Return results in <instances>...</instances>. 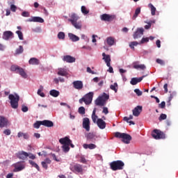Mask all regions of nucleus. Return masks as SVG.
I'll list each match as a JSON object with an SVG mask.
<instances>
[{
  "label": "nucleus",
  "instance_id": "f257e3e1",
  "mask_svg": "<svg viewBox=\"0 0 178 178\" xmlns=\"http://www.w3.org/2000/svg\"><path fill=\"white\" fill-rule=\"evenodd\" d=\"M8 99L10 101V106L13 108L16 109L19 106V102L20 100V97L19 95H9Z\"/></svg>",
  "mask_w": 178,
  "mask_h": 178
},
{
  "label": "nucleus",
  "instance_id": "f03ea898",
  "mask_svg": "<svg viewBox=\"0 0 178 178\" xmlns=\"http://www.w3.org/2000/svg\"><path fill=\"white\" fill-rule=\"evenodd\" d=\"M10 70L12 72H16L17 74H19L24 79H26L28 77V75L24 69L18 65H12Z\"/></svg>",
  "mask_w": 178,
  "mask_h": 178
},
{
  "label": "nucleus",
  "instance_id": "7ed1b4c3",
  "mask_svg": "<svg viewBox=\"0 0 178 178\" xmlns=\"http://www.w3.org/2000/svg\"><path fill=\"white\" fill-rule=\"evenodd\" d=\"M115 137L118 138H122V141L125 144H129L132 139L130 135L124 133L121 134L119 132L115 134Z\"/></svg>",
  "mask_w": 178,
  "mask_h": 178
},
{
  "label": "nucleus",
  "instance_id": "20e7f679",
  "mask_svg": "<svg viewBox=\"0 0 178 178\" xmlns=\"http://www.w3.org/2000/svg\"><path fill=\"white\" fill-rule=\"evenodd\" d=\"M124 163L121 161H115L110 163V168L112 170H121L123 169Z\"/></svg>",
  "mask_w": 178,
  "mask_h": 178
},
{
  "label": "nucleus",
  "instance_id": "39448f33",
  "mask_svg": "<svg viewBox=\"0 0 178 178\" xmlns=\"http://www.w3.org/2000/svg\"><path fill=\"white\" fill-rule=\"evenodd\" d=\"M70 170L75 174L79 173L81 175H83V172L84 171V170L83 169V165L80 164H75L72 165Z\"/></svg>",
  "mask_w": 178,
  "mask_h": 178
},
{
  "label": "nucleus",
  "instance_id": "423d86ee",
  "mask_svg": "<svg viewBox=\"0 0 178 178\" xmlns=\"http://www.w3.org/2000/svg\"><path fill=\"white\" fill-rule=\"evenodd\" d=\"M152 136L156 140L163 139L165 138L164 134L157 129H155L152 131Z\"/></svg>",
  "mask_w": 178,
  "mask_h": 178
},
{
  "label": "nucleus",
  "instance_id": "0eeeda50",
  "mask_svg": "<svg viewBox=\"0 0 178 178\" xmlns=\"http://www.w3.org/2000/svg\"><path fill=\"white\" fill-rule=\"evenodd\" d=\"M100 18L102 21L110 22L115 19V15L104 13L100 16Z\"/></svg>",
  "mask_w": 178,
  "mask_h": 178
},
{
  "label": "nucleus",
  "instance_id": "6e6552de",
  "mask_svg": "<svg viewBox=\"0 0 178 178\" xmlns=\"http://www.w3.org/2000/svg\"><path fill=\"white\" fill-rule=\"evenodd\" d=\"M94 97V93L92 92H89L86 96H84L85 104L86 105H90L92 102V97Z\"/></svg>",
  "mask_w": 178,
  "mask_h": 178
},
{
  "label": "nucleus",
  "instance_id": "1a4fd4ad",
  "mask_svg": "<svg viewBox=\"0 0 178 178\" xmlns=\"http://www.w3.org/2000/svg\"><path fill=\"white\" fill-rule=\"evenodd\" d=\"M14 33L11 31H6L3 33V39L5 40H8L10 38H13Z\"/></svg>",
  "mask_w": 178,
  "mask_h": 178
},
{
  "label": "nucleus",
  "instance_id": "9d476101",
  "mask_svg": "<svg viewBox=\"0 0 178 178\" xmlns=\"http://www.w3.org/2000/svg\"><path fill=\"white\" fill-rule=\"evenodd\" d=\"M63 60L68 63H73L76 62V58L70 55H65L63 56Z\"/></svg>",
  "mask_w": 178,
  "mask_h": 178
},
{
  "label": "nucleus",
  "instance_id": "9b49d317",
  "mask_svg": "<svg viewBox=\"0 0 178 178\" xmlns=\"http://www.w3.org/2000/svg\"><path fill=\"white\" fill-rule=\"evenodd\" d=\"M16 156L19 159H21V160H26L28 159L29 157V153L27 152H25L24 151H21V152H19L17 154H16Z\"/></svg>",
  "mask_w": 178,
  "mask_h": 178
},
{
  "label": "nucleus",
  "instance_id": "f8f14e48",
  "mask_svg": "<svg viewBox=\"0 0 178 178\" xmlns=\"http://www.w3.org/2000/svg\"><path fill=\"white\" fill-rule=\"evenodd\" d=\"M143 28H138L137 30L135 31L134 34L133 35L134 38L138 39L141 38V36L143 35Z\"/></svg>",
  "mask_w": 178,
  "mask_h": 178
},
{
  "label": "nucleus",
  "instance_id": "ddd939ff",
  "mask_svg": "<svg viewBox=\"0 0 178 178\" xmlns=\"http://www.w3.org/2000/svg\"><path fill=\"white\" fill-rule=\"evenodd\" d=\"M29 22H38V23H44V19L41 17H32L31 18H29L27 19Z\"/></svg>",
  "mask_w": 178,
  "mask_h": 178
},
{
  "label": "nucleus",
  "instance_id": "4468645a",
  "mask_svg": "<svg viewBox=\"0 0 178 178\" xmlns=\"http://www.w3.org/2000/svg\"><path fill=\"white\" fill-rule=\"evenodd\" d=\"M72 85L74 88L78 90L83 89V87L82 81H74V82H72Z\"/></svg>",
  "mask_w": 178,
  "mask_h": 178
},
{
  "label": "nucleus",
  "instance_id": "2eb2a0df",
  "mask_svg": "<svg viewBox=\"0 0 178 178\" xmlns=\"http://www.w3.org/2000/svg\"><path fill=\"white\" fill-rule=\"evenodd\" d=\"M9 122L6 117H2L0 115V128H3L8 127Z\"/></svg>",
  "mask_w": 178,
  "mask_h": 178
},
{
  "label": "nucleus",
  "instance_id": "dca6fc26",
  "mask_svg": "<svg viewBox=\"0 0 178 178\" xmlns=\"http://www.w3.org/2000/svg\"><path fill=\"white\" fill-rule=\"evenodd\" d=\"M102 56H103V59L105 61L106 66L107 67H110V64H111V56L109 54H106L105 52L102 53Z\"/></svg>",
  "mask_w": 178,
  "mask_h": 178
},
{
  "label": "nucleus",
  "instance_id": "f3484780",
  "mask_svg": "<svg viewBox=\"0 0 178 178\" xmlns=\"http://www.w3.org/2000/svg\"><path fill=\"white\" fill-rule=\"evenodd\" d=\"M142 111H143L142 106H137L133 110V115L135 116V117L139 116V115L142 112Z\"/></svg>",
  "mask_w": 178,
  "mask_h": 178
},
{
  "label": "nucleus",
  "instance_id": "a211bd4d",
  "mask_svg": "<svg viewBox=\"0 0 178 178\" xmlns=\"http://www.w3.org/2000/svg\"><path fill=\"white\" fill-rule=\"evenodd\" d=\"M83 127L87 131H90V119L86 118L83 120Z\"/></svg>",
  "mask_w": 178,
  "mask_h": 178
},
{
  "label": "nucleus",
  "instance_id": "6ab92c4d",
  "mask_svg": "<svg viewBox=\"0 0 178 178\" xmlns=\"http://www.w3.org/2000/svg\"><path fill=\"white\" fill-rule=\"evenodd\" d=\"M29 63L31 65H39L40 62L38 58L33 57L29 59Z\"/></svg>",
  "mask_w": 178,
  "mask_h": 178
},
{
  "label": "nucleus",
  "instance_id": "aec40b11",
  "mask_svg": "<svg viewBox=\"0 0 178 178\" xmlns=\"http://www.w3.org/2000/svg\"><path fill=\"white\" fill-rule=\"evenodd\" d=\"M70 18L68 19V22L73 23L74 22H77L80 17L76 13H72L71 15L70 16Z\"/></svg>",
  "mask_w": 178,
  "mask_h": 178
},
{
  "label": "nucleus",
  "instance_id": "412c9836",
  "mask_svg": "<svg viewBox=\"0 0 178 178\" xmlns=\"http://www.w3.org/2000/svg\"><path fill=\"white\" fill-rule=\"evenodd\" d=\"M59 143L63 145H69L72 143V140L67 137H65L64 138L60 139Z\"/></svg>",
  "mask_w": 178,
  "mask_h": 178
},
{
  "label": "nucleus",
  "instance_id": "4be33fe9",
  "mask_svg": "<svg viewBox=\"0 0 178 178\" xmlns=\"http://www.w3.org/2000/svg\"><path fill=\"white\" fill-rule=\"evenodd\" d=\"M25 168V165L22 164L21 163H17L15 165L14 172H19L23 170Z\"/></svg>",
  "mask_w": 178,
  "mask_h": 178
},
{
  "label": "nucleus",
  "instance_id": "5701e85b",
  "mask_svg": "<svg viewBox=\"0 0 178 178\" xmlns=\"http://www.w3.org/2000/svg\"><path fill=\"white\" fill-rule=\"evenodd\" d=\"M85 137L86 138L87 141H95V134L94 133H88L85 134Z\"/></svg>",
  "mask_w": 178,
  "mask_h": 178
},
{
  "label": "nucleus",
  "instance_id": "b1692460",
  "mask_svg": "<svg viewBox=\"0 0 178 178\" xmlns=\"http://www.w3.org/2000/svg\"><path fill=\"white\" fill-rule=\"evenodd\" d=\"M97 124L100 129H104L106 127V122L102 119H98Z\"/></svg>",
  "mask_w": 178,
  "mask_h": 178
},
{
  "label": "nucleus",
  "instance_id": "393cba45",
  "mask_svg": "<svg viewBox=\"0 0 178 178\" xmlns=\"http://www.w3.org/2000/svg\"><path fill=\"white\" fill-rule=\"evenodd\" d=\"M68 37H69L70 40H72V42H77V41L80 40V38H79V36L76 35L75 34H74L72 33H68Z\"/></svg>",
  "mask_w": 178,
  "mask_h": 178
},
{
  "label": "nucleus",
  "instance_id": "a878e982",
  "mask_svg": "<svg viewBox=\"0 0 178 178\" xmlns=\"http://www.w3.org/2000/svg\"><path fill=\"white\" fill-rule=\"evenodd\" d=\"M144 76H140V78H132L130 83L132 86H136L138 83H140L143 79Z\"/></svg>",
  "mask_w": 178,
  "mask_h": 178
},
{
  "label": "nucleus",
  "instance_id": "bb28decb",
  "mask_svg": "<svg viewBox=\"0 0 178 178\" xmlns=\"http://www.w3.org/2000/svg\"><path fill=\"white\" fill-rule=\"evenodd\" d=\"M42 125L46 127H53L54 124L52 121L50 120H43L42 121Z\"/></svg>",
  "mask_w": 178,
  "mask_h": 178
},
{
  "label": "nucleus",
  "instance_id": "cd10ccee",
  "mask_svg": "<svg viewBox=\"0 0 178 178\" xmlns=\"http://www.w3.org/2000/svg\"><path fill=\"white\" fill-rule=\"evenodd\" d=\"M95 104L99 106H105V101L101 96H99V98L95 100Z\"/></svg>",
  "mask_w": 178,
  "mask_h": 178
},
{
  "label": "nucleus",
  "instance_id": "c85d7f7f",
  "mask_svg": "<svg viewBox=\"0 0 178 178\" xmlns=\"http://www.w3.org/2000/svg\"><path fill=\"white\" fill-rule=\"evenodd\" d=\"M71 24L76 29H79V30L81 29V27L83 26L81 24V21H79V22L75 21Z\"/></svg>",
  "mask_w": 178,
  "mask_h": 178
},
{
  "label": "nucleus",
  "instance_id": "c756f323",
  "mask_svg": "<svg viewBox=\"0 0 178 178\" xmlns=\"http://www.w3.org/2000/svg\"><path fill=\"white\" fill-rule=\"evenodd\" d=\"M17 137H18L19 138L23 137L24 139H25V140H28V139H29V138H30L29 134H26V133H23V132H19V133L17 134Z\"/></svg>",
  "mask_w": 178,
  "mask_h": 178
},
{
  "label": "nucleus",
  "instance_id": "7c9ffc66",
  "mask_svg": "<svg viewBox=\"0 0 178 178\" xmlns=\"http://www.w3.org/2000/svg\"><path fill=\"white\" fill-rule=\"evenodd\" d=\"M58 76H66L67 75V71L64 68H60L58 72Z\"/></svg>",
  "mask_w": 178,
  "mask_h": 178
},
{
  "label": "nucleus",
  "instance_id": "2f4dec72",
  "mask_svg": "<svg viewBox=\"0 0 178 178\" xmlns=\"http://www.w3.org/2000/svg\"><path fill=\"white\" fill-rule=\"evenodd\" d=\"M83 147L86 149H94L97 148V145H95V144H83Z\"/></svg>",
  "mask_w": 178,
  "mask_h": 178
},
{
  "label": "nucleus",
  "instance_id": "473e14b6",
  "mask_svg": "<svg viewBox=\"0 0 178 178\" xmlns=\"http://www.w3.org/2000/svg\"><path fill=\"white\" fill-rule=\"evenodd\" d=\"M59 90H56V89H52L50 92H49V95L51 97H58L59 96Z\"/></svg>",
  "mask_w": 178,
  "mask_h": 178
},
{
  "label": "nucleus",
  "instance_id": "72a5a7b5",
  "mask_svg": "<svg viewBox=\"0 0 178 178\" xmlns=\"http://www.w3.org/2000/svg\"><path fill=\"white\" fill-rule=\"evenodd\" d=\"M106 42H107L108 45L113 46L115 43L114 38L108 37L107 39H106Z\"/></svg>",
  "mask_w": 178,
  "mask_h": 178
},
{
  "label": "nucleus",
  "instance_id": "f704fd0d",
  "mask_svg": "<svg viewBox=\"0 0 178 178\" xmlns=\"http://www.w3.org/2000/svg\"><path fill=\"white\" fill-rule=\"evenodd\" d=\"M148 7L151 9L152 15L154 16L156 11V8L153 6L152 3H149Z\"/></svg>",
  "mask_w": 178,
  "mask_h": 178
},
{
  "label": "nucleus",
  "instance_id": "c9c22d12",
  "mask_svg": "<svg viewBox=\"0 0 178 178\" xmlns=\"http://www.w3.org/2000/svg\"><path fill=\"white\" fill-rule=\"evenodd\" d=\"M140 8H137L135 10V13L132 17V19L136 20V17H138V15H140Z\"/></svg>",
  "mask_w": 178,
  "mask_h": 178
},
{
  "label": "nucleus",
  "instance_id": "e433bc0d",
  "mask_svg": "<svg viewBox=\"0 0 178 178\" xmlns=\"http://www.w3.org/2000/svg\"><path fill=\"white\" fill-rule=\"evenodd\" d=\"M29 163L35 168H36L38 171H40V168L39 167V165L35 163L34 161L30 160L29 161Z\"/></svg>",
  "mask_w": 178,
  "mask_h": 178
},
{
  "label": "nucleus",
  "instance_id": "4c0bfd02",
  "mask_svg": "<svg viewBox=\"0 0 178 178\" xmlns=\"http://www.w3.org/2000/svg\"><path fill=\"white\" fill-rule=\"evenodd\" d=\"M134 69H140V70H145V65L144 64H140V65H138V64H134Z\"/></svg>",
  "mask_w": 178,
  "mask_h": 178
},
{
  "label": "nucleus",
  "instance_id": "58836bf2",
  "mask_svg": "<svg viewBox=\"0 0 178 178\" xmlns=\"http://www.w3.org/2000/svg\"><path fill=\"white\" fill-rule=\"evenodd\" d=\"M24 52V47L22 45L19 46V48H17L15 51L16 54H22Z\"/></svg>",
  "mask_w": 178,
  "mask_h": 178
},
{
  "label": "nucleus",
  "instance_id": "ea45409f",
  "mask_svg": "<svg viewBox=\"0 0 178 178\" xmlns=\"http://www.w3.org/2000/svg\"><path fill=\"white\" fill-rule=\"evenodd\" d=\"M41 125H42V121H37L33 124V128L38 129L40 128Z\"/></svg>",
  "mask_w": 178,
  "mask_h": 178
},
{
  "label": "nucleus",
  "instance_id": "a19ab883",
  "mask_svg": "<svg viewBox=\"0 0 178 178\" xmlns=\"http://www.w3.org/2000/svg\"><path fill=\"white\" fill-rule=\"evenodd\" d=\"M81 10L83 15H88L90 13V11L87 10V8H86V6H82Z\"/></svg>",
  "mask_w": 178,
  "mask_h": 178
},
{
  "label": "nucleus",
  "instance_id": "79ce46f5",
  "mask_svg": "<svg viewBox=\"0 0 178 178\" xmlns=\"http://www.w3.org/2000/svg\"><path fill=\"white\" fill-rule=\"evenodd\" d=\"M16 34H17L20 40H24V35L21 31H16Z\"/></svg>",
  "mask_w": 178,
  "mask_h": 178
},
{
  "label": "nucleus",
  "instance_id": "37998d69",
  "mask_svg": "<svg viewBox=\"0 0 178 178\" xmlns=\"http://www.w3.org/2000/svg\"><path fill=\"white\" fill-rule=\"evenodd\" d=\"M110 88L113 90L115 92L118 91V83L116 82L113 85H111Z\"/></svg>",
  "mask_w": 178,
  "mask_h": 178
},
{
  "label": "nucleus",
  "instance_id": "c03bdc74",
  "mask_svg": "<svg viewBox=\"0 0 178 178\" xmlns=\"http://www.w3.org/2000/svg\"><path fill=\"white\" fill-rule=\"evenodd\" d=\"M145 23L146 24H146L145 26V29H146V30H148V29H149L150 28H151V26H152V23H154V22H153V21H149V22H145Z\"/></svg>",
  "mask_w": 178,
  "mask_h": 178
},
{
  "label": "nucleus",
  "instance_id": "a18cd8bd",
  "mask_svg": "<svg viewBox=\"0 0 178 178\" xmlns=\"http://www.w3.org/2000/svg\"><path fill=\"white\" fill-rule=\"evenodd\" d=\"M63 151L64 152H69V151L70 150V147H69V145H63Z\"/></svg>",
  "mask_w": 178,
  "mask_h": 178
},
{
  "label": "nucleus",
  "instance_id": "49530a36",
  "mask_svg": "<svg viewBox=\"0 0 178 178\" xmlns=\"http://www.w3.org/2000/svg\"><path fill=\"white\" fill-rule=\"evenodd\" d=\"M58 38L59 40H65V33L63 31H60L58 33Z\"/></svg>",
  "mask_w": 178,
  "mask_h": 178
},
{
  "label": "nucleus",
  "instance_id": "de8ad7c7",
  "mask_svg": "<svg viewBox=\"0 0 178 178\" xmlns=\"http://www.w3.org/2000/svg\"><path fill=\"white\" fill-rule=\"evenodd\" d=\"M100 97L104 99L105 104H106V101L109 99V96L108 95H106V93H103V95L100 96Z\"/></svg>",
  "mask_w": 178,
  "mask_h": 178
},
{
  "label": "nucleus",
  "instance_id": "09e8293b",
  "mask_svg": "<svg viewBox=\"0 0 178 178\" xmlns=\"http://www.w3.org/2000/svg\"><path fill=\"white\" fill-rule=\"evenodd\" d=\"M138 44V42L136 41H133L131 42L129 44V47H131V49H134V47L137 46Z\"/></svg>",
  "mask_w": 178,
  "mask_h": 178
},
{
  "label": "nucleus",
  "instance_id": "8fccbe9b",
  "mask_svg": "<svg viewBox=\"0 0 178 178\" xmlns=\"http://www.w3.org/2000/svg\"><path fill=\"white\" fill-rule=\"evenodd\" d=\"M79 113L81 115L86 114V108L83 106L79 107Z\"/></svg>",
  "mask_w": 178,
  "mask_h": 178
},
{
  "label": "nucleus",
  "instance_id": "3c124183",
  "mask_svg": "<svg viewBox=\"0 0 178 178\" xmlns=\"http://www.w3.org/2000/svg\"><path fill=\"white\" fill-rule=\"evenodd\" d=\"M134 92L137 95V96L140 97L143 95V92L140 90V89H134Z\"/></svg>",
  "mask_w": 178,
  "mask_h": 178
},
{
  "label": "nucleus",
  "instance_id": "603ef678",
  "mask_svg": "<svg viewBox=\"0 0 178 178\" xmlns=\"http://www.w3.org/2000/svg\"><path fill=\"white\" fill-rule=\"evenodd\" d=\"M17 9V7L15 4L10 5V10L13 13H15Z\"/></svg>",
  "mask_w": 178,
  "mask_h": 178
},
{
  "label": "nucleus",
  "instance_id": "864d4df0",
  "mask_svg": "<svg viewBox=\"0 0 178 178\" xmlns=\"http://www.w3.org/2000/svg\"><path fill=\"white\" fill-rule=\"evenodd\" d=\"M166 118H167L166 114H161L159 120V121H162V120H166Z\"/></svg>",
  "mask_w": 178,
  "mask_h": 178
},
{
  "label": "nucleus",
  "instance_id": "5fc2aeb1",
  "mask_svg": "<svg viewBox=\"0 0 178 178\" xmlns=\"http://www.w3.org/2000/svg\"><path fill=\"white\" fill-rule=\"evenodd\" d=\"M156 63L161 65H165V62L163 60L160 59V58H157L156 59Z\"/></svg>",
  "mask_w": 178,
  "mask_h": 178
},
{
  "label": "nucleus",
  "instance_id": "6e6d98bb",
  "mask_svg": "<svg viewBox=\"0 0 178 178\" xmlns=\"http://www.w3.org/2000/svg\"><path fill=\"white\" fill-rule=\"evenodd\" d=\"M22 16L24 17H30V13L27 11H24L22 13Z\"/></svg>",
  "mask_w": 178,
  "mask_h": 178
},
{
  "label": "nucleus",
  "instance_id": "4d7b16f0",
  "mask_svg": "<svg viewBox=\"0 0 178 178\" xmlns=\"http://www.w3.org/2000/svg\"><path fill=\"white\" fill-rule=\"evenodd\" d=\"M149 42V38H143L140 44H144Z\"/></svg>",
  "mask_w": 178,
  "mask_h": 178
},
{
  "label": "nucleus",
  "instance_id": "13d9d810",
  "mask_svg": "<svg viewBox=\"0 0 178 178\" xmlns=\"http://www.w3.org/2000/svg\"><path fill=\"white\" fill-rule=\"evenodd\" d=\"M38 95L42 97H45V94L44 93V92H42L41 89H38Z\"/></svg>",
  "mask_w": 178,
  "mask_h": 178
},
{
  "label": "nucleus",
  "instance_id": "bf43d9fd",
  "mask_svg": "<svg viewBox=\"0 0 178 178\" xmlns=\"http://www.w3.org/2000/svg\"><path fill=\"white\" fill-rule=\"evenodd\" d=\"M159 107L160 108H162V109L165 108V102H161V103H160L159 104Z\"/></svg>",
  "mask_w": 178,
  "mask_h": 178
},
{
  "label": "nucleus",
  "instance_id": "052dcab7",
  "mask_svg": "<svg viewBox=\"0 0 178 178\" xmlns=\"http://www.w3.org/2000/svg\"><path fill=\"white\" fill-rule=\"evenodd\" d=\"M28 157L33 160H35L36 159V156L31 153H28Z\"/></svg>",
  "mask_w": 178,
  "mask_h": 178
},
{
  "label": "nucleus",
  "instance_id": "680f3d73",
  "mask_svg": "<svg viewBox=\"0 0 178 178\" xmlns=\"http://www.w3.org/2000/svg\"><path fill=\"white\" fill-rule=\"evenodd\" d=\"M22 111L24 112V113H26L29 111V107H27V106H22Z\"/></svg>",
  "mask_w": 178,
  "mask_h": 178
},
{
  "label": "nucleus",
  "instance_id": "e2e57ef3",
  "mask_svg": "<svg viewBox=\"0 0 178 178\" xmlns=\"http://www.w3.org/2000/svg\"><path fill=\"white\" fill-rule=\"evenodd\" d=\"M97 119H98V115H92V120L94 123H97Z\"/></svg>",
  "mask_w": 178,
  "mask_h": 178
},
{
  "label": "nucleus",
  "instance_id": "0e129e2a",
  "mask_svg": "<svg viewBox=\"0 0 178 178\" xmlns=\"http://www.w3.org/2000/svg\"><path fill=\"white\" fill-rule=\"evenodd\" d=\"M41 164H42V168H44L45 170L48 169V164L47 163H46L45 162L42 161L41 163Z\"/></svg>",
  "mask_w": 178,
  "mask_h": 178
},
{
  "label": "nucleus",
  "instance_id": "69168bd1",
  "mask_svg": "<svg viewBox=\"0 0 178 178\" xmlns=\"http://www.w3.org/2000/svg\"><path fill=\"white\" fill-rule=\"evenodd\" d=\"M3 134H6V136H10L11 134V131L9 129H6L3 131Z\"/></svg>",
  "mask_w": 178,
  "mask_h": 178
},
{
  "label": "nucleus",
  "instance_id": "338daca9",
  "mask_svg": "<svg viewBox=\"0 0 178 178\" xmlns=\"http://www.w3.org/2000/svg\"><path fill=\"white\" fill-rule=\"evenodd\" d=\"M102 113H104L105 115H107L108 113V111L107 107H103Z\"/></svg>",
  "mask_w": 178,
  "mask_h": 178
},
{
  "label": "nucleus",
  "instance_id": "774afa93",
  "mask_svg": "<svg viewBox=\"0 0 178 178\" xmlns=\"http://www.w3.org/2000/svg\"><path fill=\"white\" fill-rule=\"evenodd\" d=\"M79 162H81L82 163H86L87 161L86 160V159L84 157H81Z\"/></svg>",
  "mask_w": 178,
  "mask_h": 178
}]
</instances>
